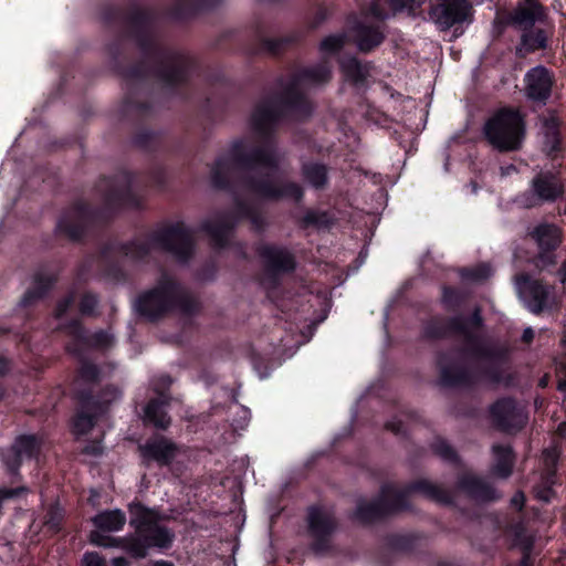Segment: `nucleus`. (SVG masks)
Masks as SVG:
<instances>
[{
  "label": "nucleus",
  "instance_id": "nucleus-1",
  "mask_svg": "<svg viewBox=\"0 0 566 566\" xmlns=\"http://www.w3.org/2000/svg\"><path fill=\"white\" fill-rule=\"evenodd\" d=\"M282 156L271 146L254 149L247 140H235L230 149L222 154L211 170V182L222 188L235 177L248 175L247 189L265 199L291 198L298 201L303 191L294 182H279L277 171Z\"/></svg>",
  "mask_w": 566,
  "mask_h": 566
},
{
  "label": "nucleus",
  "instance_id": "nucleus-2",
  "mask_svg": "<svg viewBox=\"0 0 566 566\" xmlns=\"http://www.w3.org/2000/svg\"><path fill=\"white\" fill-rule=\"evenodd\" d=\"M420 493L440 503L451 502V493L429 481H421L410 488L401 489L394 484L382 486L376 501L361 500L357 504L356 517L364 523L373 522L384 515L399 512L408 507V499Z\"/></svg>",
  "mask_w": 566,
  "mask_h": 566
},
{
  "label": "nucleus",
  "instance_id": "nucleus-3",
  "mask_svg": "<svg viewBox=\"0 0 566 566\" xmlns=\"http://www.w3.org/2000/svg\"><path fill=\"white\" fill-rule=\"evenodd\" d=\"M193 306L192 297L168 274H164L157 286L142 294L136 302L137 311L149 319H156L175 310L190 312Z\"/></svg>",
  "mask_w": 566,
  "mask_h": 566
},
{
  "label": "nucleus",
  "instance_id": "nucleus-4",
  "mask_svg": "<svg viewBox=\"0 0 566 566\" xmlns=\"http://www.w3.org/2000/svg\"><path fill=\"white\" fill-rule=\"evenodd\" d=\"M154 249L166 250L180 261H186L193 250L192 233L182 222H177L159 230L147 241H137L126 245L123 252L125 258L138 261Z\"/></svg>",
  "mask_w": 566,
  "mask_h": 566
},
{
  "label": "nucleus",
  "instance_id": "nucleus-5",
  "mask_svg": "<svg viewBox=\"0 0 566 566\" xmlns=\"http://www.w3.org/2000/svg\"><path fill=\"white\" fill-rule=\"evenodd\" d=\"M483 133L494 149L501 153L515 151L525 139V122L517 109L502 108L485 122Z\"/></svg>",
  "mask_w": 566,
  "mask_h": 566
},
{
  "label": "nucleus",
  "instance_id": "nucleus-6",
  "mask_svg": "<svg viewBox=\"0 0 566 566\" xmlns=\"http://www.w3.org/2000/svg\"><path fill=\"white\" fill-rule=\"evenodd\" d=\"M130 525L147 546L168 548L171 546L175 534L161 524L163 516L139 503L129 505Z\"/></svg>",
  "mask_w": 566,
  "mask_h": 566
},
{
  "label": "nucleus",
  "instance_id": "nucleus-7",
  "mask_svg": "<svg viewBox=\"0 0 566 566\" xmlns=\"http://www.w3.org/2000/svg\"><path fill=\"white\" fill-rule=\"evenodd\" d=\"M430 17L442 30H448L472 22L473 6L469 0H437L430 10Z\"/></svg>",
  "mask_w": 566,
  "mask_h": 566
},
{
  "label": "nucleus",
  "instance_id": "nucleus-8",
  "mask_svg": "<svg viewBox=\"0 0 566 566\" xmlns=\"http://www.w3.org/2000/svg\"><path fill=\"white\" fill-rule=\"evenodd\" d=\"M307 521L313 551L316 554L326 553L331 548V536L336 528L334 515L328 510L312 507Z\"/></svg>",
  "mask_w": 566,
  "mask_h": 566
},
{
  "label": "nucleus",
  "instance_id": "nucleus-9",
  "mask_svg": "<svg viewBox=\"0 0 566 566\" xmlns=\"http://www.w3.org/2000/svg\"><path fill=\"white\" fill-rule=\"evenodd\" d=\"M331 78V69L324 63L315 69L304 70L293 81L287 92L289 103L292 108L300 111L303 106H307V102L303 96V90L325 83Z\"/></svg>",
  "mask_w": 566,
  "mask_h": 566
},
{
  "label": "nucleus",
  "instance_id": "nucleus-10",
  "mask_svg": "<svg viewBox=\"0 0 566 566\" xmlns=\"http://www.w3.org/2000/svg\"><path fill=\"white\" fill-rule=\"evenodd\" d=\"M142 462L145 465L151 462L160 467L169 465L179 454L180 447L164 436H155L138 446Z\"/></svg>",
  "mask_w": 566,
  "mask_h": 566
},
{
  "label": "nucleus",
  "instance_id": "nucleus-11",
  "mask_svg": "<svg viewBox=\"0 0 566 566\" xmlns=\"http://www.w3.org/2000/svg\"><path fill=\"white\" fill-rule=\"evenodd\" d=\"M533 240L537 247L536 266L545 268L554 263V250L562 242V233L553 223H542L533 231Z\"/></svg>",
  "mask_w": 566,
  "mask_h": 566
},
{
  "label": "nucleus",
  "instance_id": "nucleus-12",
  "mask_svg": "<svg viewBox=\"0 0 566 566\" xmlns=\"http://www.w3.org/2000/svg\"><path fill=\"white\" fill-rule=\"evenodd\" d=\"M560 453L559 441L554 438L552 443L544 449L541 455V464L543 467L542 472V486L536 491L535 497L543 501L549 502L554 496L552 489L555 483L556 465Z\"/></svg>",
  "mask_w": 566,
  "mask_h": 566
},
{
  "label": "nucleus",
  "instance_id": "nucleus-13",
  "mask_svg": "<svg viewBox=\"0 0 566 566\" xmlns=\"http://www.w3.org/2000/svg\"><path fill=\"white\" fill-rule=\"evenodd\" d=\"M538 143L542 150L549 157L555 158L562 151L559 119L554 112L539 116Z\"/></svg>",
  "mask_w": 566,
  "mask_h": 566
},
{
  "label": "nucleus",
  "instance_id": "nucleus-14",
  "mask_svg": "<svg viewBox=\"0 0 566 566\" xmlns=\"http://www.w3.org/2000/svg\"><path fill=\"white\" fill-rule=\"evenodd\" d=\"M239 214H249L245 209L238 207L235 213L216 216L202 223V229L218 247H223L230 238L231 231L239 219Z\"/></svg>",
  "mask_w": 566,
  "mask_h": 566
},
{
  "label": "nucleus",
  "instance_id": "nucleus-15",
  "mask_svg": "<svg viewBox=\"0 0 566 566\" xmlns=\"http://www.w3.org/2000/svg\"><path fill=\"white\" fill-rule=\"evenodd\" d=\"M282 113L277 99L271 98L259 103L251 115V128L260 135L270 133Z\"/></svg>",
  "mask_w": 566,
  "mask_h": 566
},
{
  "label": "nucleus",
  "instance_id": "nucleus-16",
  "mask_svg": "<svg viewBox=\"0 0 566 566\" xmlns=\"http://www.w3.org/2000/svg\"><path fill=\"white\" fill-rule=\"evenodd\" d=\"M159 380L160 385L155 387V391L159 392V397L147 403L144 410V420L157 428L166 429L170 424V418L165 411L169 397L164 391H159V387L163 389L169 387L171 380L168 376H161Z\"/></svg>",
  "mask_w": 566,
  "mask_h": 566
},
{
  "label": "nucleus",
  "instance_id": "nucleus-17",
  "mask_svg": "<svg viewBox=\"0 0 566 566\" xmlns=\"http://www.w3.org/2000/svg\"><path fill=\"white\" fill-rule=\"evenodd\" d=\"M564 193V185L553 172H543L533 180V206L554 202Z\"/></svg>",
  "mask_w": 566,
  "mask_h": 566
},
{
  "label": "nucleus",
  "instance_id": "nucleus-18",
  "mask_svg": "<svg viewBox=\"0 0 566 566\" xmlns=\"http://www.w3.org/2000/svg\"><path fill=\"white\" fill-rule=\"evenodd\" d=\"M39 451V441L34 436H21L14 444L4 450L1 455L7 468L14 472L23 459L32 458Z\"/></svg>",
  "mask_w": 566,
  "mask_h": 566
},
{
  "label": "nucleus",
  "instance_id": "nucleus-19",
  "mask_svg": "<svg viewBox=\"0 0 566 566\" xmlns=\"http://www.w3.org/2000/svg\"><path fill=\"white\" fill-rule=\"evenodd\" d=\"M510 24L521 31V45L516 49L517 54L522 57L531 53L530 28H531V7L525 6L517 8L510 17Z\"/></svg>",
  "mask_w": 566,
  "mask_h": 566
},
{
  "label": "nucleus",
  "instance_id": "nucleus-20",
  "mask_svg": "<svg viewBox=\"0 0 566 566\" xmlns=\"http://www.w3.org/2000/svg\"><path fill=\"white\" fill-rule=\"evenodd\" d=\"M259 253L265 265L274 272L292 271L295 266L293 255L284 249L262 245Z\"/></svg>",
  "mask_w": 566,
  "mask_h": 566
},
{
  "label": "nucleus",
  "instance_id": "nucleus-21",
  "mask_svg": "<svg viewBox=\"0 0 566 566\" xmlns=\"http://www.w3.org/2000/svg\"><path fill=\"white\" fill-rule=\"evenodd\" d=\"M494 422L503 430L510 431L520 423L515 402L511 399L496 401L491 408Z\"/></svg>",
  "mask_w": 566,
  "mask_h": 566
},
{
  "label": "nucleus",
  "instance_id": "nucleus-22",
  "mask_svg": "<svg viewBox=\"0 0 566 566\" xmlns=\"http://www.w3.org/2000/svg\"><path fill=\"white\" fill-rule=\"evenodd\" d=\"M88 214L90 212L84 206L74 208L59 221L60 231L69 235L71 239H78L88 220Z\"/></svg>",
  "mask_w": 566,
  "mask_h": 566
},
{
  "label": "nucleus",
  "instance_id": "nucleus-23",
  "mask_svg": "<svg viewBox=\"0 0 566 566\" xmlns=\"http://www.w3.org/2000/svg\"><path fill=\"white\" fill-rule=\"evenodd\" d=\"M441 382L446 386H461L473 381L474 376L471 370L459 363H448L441 359Z\"/></svg>",
  "mask_w": 566,
  "mask_h": 566
},
{
  "label": "nucleus",
  "instance_id": "nucleus-24",
  "mask_svg": "<svg viewBox=\"0 0 566 566\" xmlns=\"http://www.w3.org/2000/svg\"><path fill=\"white\" fill-rule=\"evenodd\" d=\"M424 0H374L369 7V14L377 20H385L389 13L385 10V6H389L392 12L402 9H415L420 7Z\"/></svg>",
  "mask_w": 566,
  "mask_h": 566
},
{
  "label": "nucleus",
  "instance_id": "nucleus-25",
  "mask_svg": "<svg viewBox=\"0 0 566 566\" xmlns=\"http://www.w3.org/2000/svg\"><path fill=\"white\" fill-rule=\"evenodd\" d=\"M460 485L472 496L481 501H493L499 497L491 485L473 474H465L461 479Z\"/></svg>",
  "mask_w": 566,
  "mask_h": 566
},
{
  "label": "nucleus",
  "instance_id": "nucleus-26",
  "mask_svg": "<svg viewBox=\"0 0 566 566\" xmlns=\"http://www.w3.org/2000/svg\"><path fill=\"white\" fill-rule=\"evenodd\" d=\"M533 314L552 311L556 305L554 291L542 282H533Z\"/></svg>",
  "mask_w": 566,
  "mask_h": 566
},
{
  "label": "nucleus",
  "instance_id": "nucleus-27",
  "mask_svg": "<svg viewBox=\"0 0 566 566\" xmlns=\"http://www.w3.org/2000/svg\"><path fill=\"white\" fill-rule=\"evenodd\" d=\"M554 77L552 73L543 67H533V101H546L552 92Z\"/></svg>",
  "mask_w": 566,
  "mask_h": 566
},
{
  "label": "nucleus",
  "instance_id": "nucleus-28",
  "mask_svg": "<svg viewBox=\"0 0 566 566\" xmlns=\"http://www.w3.org/2000/svg\"><path fill=\"white\" fill-rule=\"evenodd\" d=\"M355 41L363 52H368L382 42L384 35L379 28L358 24L355 29Z\"/></svg>",
  "mask_w": 566,
  "mask_h": 566
},
{
  "label": "nucleus",
  "instance_id": "nucleus-29",
  "mask_svg": "<svg viewBox=\"0 0 566 566\" xmlns=\"http://www.w3.org/2000/svg\"><path fill=\"white\" fill-rule=\"evenodd\" d=\"M69 333L73 335L76 339L83 340L86 345L106 348L111 346L114 342V337L108 332H97L93 335L85 336L84 331L80 326L77 322L72 323L69 327Z\"/></svg>",
  "mask_w": 566,
  "mask_h": 566
},
{
  "label": "nucleus",
  "instance_id": "nucleus-30",
  "mask_svg": "<svg viewBox=\"0 0 566 566\" xmlns=\"http://www.w3.org/2000/svg\"><path fill=\"white\" fill-rule=\"evenodd\" d=\"M93 522L101 531L118 532L125 525L126 516L120 510L104 511L97 514Z\"/></svg>",
  "mask_w": 566,
  "mask_h": 566
},
{
  "label": "nucleus",
  "instance_id": "nucleus-31",
  "mask_svg": "<svg viewBox=\"0 0 566 566\" xmlns=\"http://www.w3.org/2000/svg\"><path fill=\"white\" fill-rule=\"evenodd\" d=\"M493 453L495 463L493 474L499 478H507L512 473L513 457L510 446H494Z\"/></svg>",
  "mask_w": 566,
  "mask_h": 566
},
{
  "label": "nucleus",
  "instance_id": "nucleus-32",
  "mask_svg": "<svg viewBox=\"0 0 566 566\" xmlns=\"http://www.w3.org/2000/svg\"><path fill=\"white\" fill-rule=\"evenodd\" d=\"M544 17L545 13L543 7L533 1V50L546 48V43L551 34V28L547 25H535V22H542Z\"/></svg>",
  "mask_w": 566,
  "mask_h": 566
},
{
  "label": "nucleus",
  "instance_id": "nucleus-33",
  "mask_svg": "<svg viewBox=\"0 0 566 566\" xmlns=\"http://www.w3.org/2000/svg\"><path fill=\"white\" fill-rule=\"evenodd\" d=\"M187 65L186 57L181 55L172 56L167 62L161 76L168 83H178L186 77Z\"/></svg>",
  "mask_w": 566,
  "mask_h": 566
},
{
  "label": "nucleus",
  "instance_id": "nucleus-34",
  "mask_svg": "<svg viewBox=\"0 0 566 566\" xmlns=\"http://www.w3.org/2000/svg\"><path fill=\"white\" fill-rule=\"evenodd\" d=\"M340 66L344 75L355 83L363 82L368 75L367 67L361 65L355 57L344 59L340 63Z\"/></svg>",
  "mask_w": 566,
  "mask_h": 566
},
{
  "label": "nucleus",
  "instance_id": "nucleus-35",
  "mask_svg": "<svg viewBox=\"0 0 566 566\" xmlns=\"http://www.w3.org/2000/svg\"><path fill=\"white\" fill-rule=\"evenodd\" d=\"M305 179L315 188H322L327 181L326 167L318 164H307L303 167Z\"/></svg>",
  "mask_w": 566,
  "mask_h": 566
},
{
  "label": "nucleus",
  "instance_id": "nucleus-36",
  "mask_svg": "<svg viewBox=\"0 0 566 566\" xmlns=\"http://www.w3.org/2000/svg\"><path fill=\"white\" fill-rule=\"evenodd\" d=\"M106 200L109 205L135 206L133 192L128 186L113 190Z\"/></svg>",
  "mask_w": 566,
  "mask_h": 566
},
{
  "label": "nucleus",
  "instance_id": "nucleus-37",
  "mask_svg": "<svg viewBox=\"0 0 566 566\" xmlns=\"http://www.w3.org/2000/svg\"><path fill=\"white\" fill-rule=\"evenodd\" d=\"M564 353L557 359V375H558V389L565 394L566 399V331L563 333L560 338Z\"/></svg>",
  "mask_w": 566,
  "mask_h": 566
},
{
  "label": "nucleus",
  "instance_id": "nucleus-38",
  "mask_svg": "<svg viewBox=\"0 0 566 566\" xmlns=\"http://www.w3.org/2000/svg\"><path fill=\"white\" fill-rule=\"evenodd\" d=\"M94 426L92 416L78 413L73 420V433L82 436L87 433Z\"/></svg>",
  "mask_w": 566,
  "mask_h": 566
},
{
  "label": "nucleus",
  "instance_id": "nucleus-39",
  "mask_svg": "<svg viewBox=\"0 0 566 566\" xmlns=\"http://www.w3.org/2000/svg\"><path fill=\"white\" fill-rule=\"evenodd\" d=\"M125 549L134 557L136 558H144L147 555V549L150 546H147V544L138 538H130L126 541Z\"/></svg>",
  "mask_w": 566,
  "mask_h": 566
},
{
  "label": "nucleus",
  "instance_id": "nucleus-40",
  "mask_svg": "<svg viewBox=\"0 0 566 566\" xmlns=\"http://www.w3.org/2000/svg\"><path fill=\"white\" fill-rule=\"evenodd\" d=\"M433 451L440 458L446 461L453 462L457 460V454L454 450L442 439H437L432 444Z\"/></svg>",
  "mask_w": 566,
  "mask_h": 566
},
{
  "label": "nucleus",
  "instance_id": "nucleus-41",
  "mask_svg": "<svg viewBox=\"0 0 566 566\" xmlns=\"http://www.w3.org/2000/svg\"><path fill=\"white\" fill-rule=\"evenodd\" d=\"M345 43V36L342 34L329 35L321 43V50L326 53H333L339 50Z\"/></svg>",
  "mask_w": 566,
  "mask_h": 566
},
{
  "label": "nucleus",
  "instance_id": "nucleus-42",
  "mask_svg": "<svg viewBox=\"0 0 566 566\" xmlns=\"http://www.w3.org/2000/svg\"><path fill=\"white\" fill-rule=\"evenodd\" d=\"M514 532V544L523 546V559L522 566H526V558L528 557V541L527 537L523 534L525 528L521 525H516L513 528Z\"/></svg>",
  "mask_w": 566,
  "mask_h": 566
},
{
  "label": "nucleus",
  "instance_id": "nucleus-43",
  "mask_svg": "<svg viewBox=\"0 0 566 566\" xmlns=\"http://www.w3.org/2000/svg\"><path fill=\"white\" fill-rule=\"evenodd\" d=\"M97 306V297L93 294L86 293L83 295L80 310L84 315H91L94 313L95 307Z\"/></svg>",
  "mask_w": 566,
  "mask_h": 566
},
{
  "label": "nucleus",
  "instance_id": "nucleus-44",
  "mask_svg": "<svg viewBox=\"0 0 566 566\" xmlns=\"http://www.w3.org/2000/svg\"><path fill=\"white\" fill-rule=\"evenodd\" d=\"M90 539L93 544L104 547L115 546L118 544L117 539L109 536H105L101 534L98 531L92 532L90 535Z\"/></svg>",
  "mask_w": 566,
  "mask_h": 566
},
{
  "label": "nucleus",
  "instance_id": "nucleus-45",
  "mask_svg": "<svg viewBox=\"0 0 566 566\" xmlns=\"http://www.w3.org/2000/svg\"><path fill=\"white\" fill-rule=\"evenodd\" d=\"M122 396V391L116 387L106 388L101 397V405H109L111 402L119 399Z\"/></svg>",
  "mask_w": 566,
  "mask_h": 566
},
{
  "label": "nucleus",
  "instance_id": "nucleus-46",
  "mask_svg": "<svg viewBox=\"0 0 566 566\" xmlns=\"http://www.w3.org/2000/svg\"><path fill=\"white\" fill-rule=\"evenodd\" d=\"M49 517L45 521V524L51 528L56 530L62 520V513L59 507L52 506L49 511Z\"/></svg>",
  "mask_w": 566,
  "mask_h": 566
},
{
  "label": "nucleus",
  "instance_id": "nucleus-47",
  "mask_svg": "<svg viewBox=\"0 0 566 566\" xmlns=\"http://www.w3.org/2000/svg\"><path fill=\"white\" fill-rule=\"evenodd\" d=\"M83 566H105L103 558L96 553H86L82 560Z\"/></svg>",
  "mask_w": 566,
  "mask_h": 566
},
{
  "label": "nucleus",
  "instance_id": "nucleus-48",
  "mask_svg": "<svg viewBox=\"0 0 566 566\" xmlns=\"http://www.w3.org/2000/svg\"><path fill=\"white\" fill-rule=\"evenodd\" d=\"M81 377L85 380H94L97 377V368L93 364L85 363L81 368Z\"/></svg>",
  "mask_w": 566,
  "mask_h": 566
},
{
  "label": "nucleus",
  "instance_id": "nucleus-49",
  "mask_svg": "<svg viewBox=\"0 0 566 566\" xmlns=\"http://www.w3.org/2000/svg\"><path fill=\"white\" fill-rule=\"evenodd\" d=\"M73 302H74V297L72 295L67 296L62 302H60L57 304L56 312H55L56 317H61Z\"/></svg>",
  "mask_w": 566,
  "mask_h": 566
},
{
  "label": "nucleus",
  "instance_id": "nucleus-50",
  "mask_svg": "<svg viewBox=\"0 0 566 566\" xmlns=\"http://www.w3.org/2000/svg\"><path fill=\"white\" fill-rule=\"evenodd\" d=\"M525 503V495L522 492H517L514 494V496L511 500V505L516 507L517 510H521Z\"/></svg>",
  "mask_w": 566,
  "mask_h": 566
},
{
  "label": "nucleus",
  "instance_id": "nucleus-51",
  "mask_svg": "<svg viewBox=\"0 0 566 566\" xmlns=\"http://www.w3.org/2000/svg\"><path fill=\"white\" fill-rule=\"evenodd\" d=\"M556 436H557V439H562V438L566 437V421H563L558 424V427L556 429Z\"/></svg>",
  "mask_w": 566,
  "mask_h": 566
},
{
  "label": "nucleus",
  "instance_id": "nucleus-52",
  "mask_svg": "<svg viewBox=\"0 0 566 566\" xmlns=\"http://www.w3.org/2000/svg\"><path fill=\"white\" fill-rule=\"evenodd\" d=\"M526 283H527V279H526V276H521V277H518V279L516 280V289H517V291H518V293H520V294H522L523 289H524V286L526 285Z\"/></svg>",
  "mask_w": 566,
  "mask_h": 566
},
{
  "label": "nucleus",
  "instance_id": "nucleus-53",
  "mask_svg": "<svg viewBox=\"0 0 566 566\" xmlns=\"http://www.w3.org/2000/svg\"><path fill=\"white\" fill-rule=\"evenodd\" d=\"M455 295V292L451 289L443 290V300L446 302H451L452 297Z\"/></svg>",
  "mask_w": 566,
  "mask_h": 566
},
{
  "label": "nucleus",
  "instance_id": "nucleus-54",
  "mask_svg": "<svg viewBox=\"0 0 566 566\" xmlns=\"http://www.w3.org/2000/svg\"><path fill=\"white\" fill-rule=\"evenodd\" d=\"M387 428L395 433H399L401 430V424L400 422H389L387 423Z\"/></svg>",
  "mask_w": 566,
  "mask_h": 566
},
{
  "label": "nucleus",
  "instance_id": "nucleus-55",
  "mask_svg": "<svg viewBox=\"0 0 566 566\" xmlns=\"http://www.w3.org/2000/svg\"><path fill=\"white\" fill-rule=\"evenodd\" d=\"M113 566H128V562L124 557H116L112 560Z\"/></svg>",
  "mask_w": 566,
  "mask_h": 566
},
{
  "label": "nucleus",
  "instance_id": "nucleus-56",
  "mask_svg": "<svg viewBox=\"0 0 566 566\" xmlns=\"http://www.w3.org/2000/svg\"><path fill=\"white\" fill-rule=\"evenodd\" d=\"M480 271H482V273H475L474 274V279H484L489 275V272H490V269L488 266H482L480 269Z\"/></svg>",
  "mask_w": 566,
  "mask_h": 566
},
{
  "label": "nucleus",
  "instance_id": "nucleus-57",
  "mask_svg": "<svg viewBox=\"0 0 566 566\" xmlns=\"http://www.w3.org/2000/svg\"><path fill=\"white\" fill-rule=\"evenodd\" d=\"M8 370V363L0 357V375H3Z\"/></svg>",
  "mask_w": 566,
  "mask_h": 566
},
{
  "label": "nucleus",
  "instance_id": "nucleus-58",
  "mask_svg": "<svg viewBox=\"0 0 566 566\" xmlns=\"http://www.w3.org/2000/svg\"><path fill=\"white\" fill-rule=\"evenodd\" d=\"M548 380H549V377L548 375H544L539 380H538V386L542 387V388H545L548 384Z\"/></svg>",
  "mask_w": 566,
  "mask_h": 566
},
{
  "label": "nucleus",
  "instance_id": "nucleus-59",
  "mask_svg": "<svg viewBox=\"0 0 566 566\" xmlns=\"http://www.w3.org/2000/svg\"><path fill=\"white\" fill-rule=\"evenodd\" d=\"M151 566H174V564L170 562H166V560H158V562L154 563Z\"/></svg>",
  "mask_w": 566,
  "mask_h": 566
},
{
  "label": "nucleus",
  "instance_id": "nucleus-60",
  "mask_svg": "<svg viewBox=\"0 0 566 566\" xmlns=\"http://www.w3.org/2000/svg\"><path fill=\"white\" fill-rule=\"evenodd\" d=\"M523 338L525 340H528L531 338V328L530 327L524 331Z\"/></svg>",
  "mask_w": 566,
  "mask_h": 566
},
{
  "label": "nucleus",
  "instance_id": "nucleus-61",
  "mask_svg": "<svg viewBox=\"0 0 566 566\" xmlns=\"http://www.w3.org/2000/svg\"><path fill=\"white\" fill-rule=\"evenodd\" d=\"M533 405H534L536 408H541V407H542V405H543V401H538V399H535V400L533 401Z\"/></svg>",
  "mask_w": 566,
  "mask_h": 566
},
{
  "label": "nucleus",
  "instance_id": "nucleus-62",
  "mask_svg": "<svg viewBox=\"0 0 566 566\" xmlns=\"http://www.w3.org/2000/svg\"><path fill=\"white\" fill-rule=\"evenodd\" d=\"M42 282V277L40 275L35 276V283L40 286Z\"/></svg>",
  "mask_w": 566,
  "mask_h": 566
},
{
  "label": "nucleus",
  "instance_id": "nucleus-63",
  "mask_svg": "<svg viewBox=\"0 0 566 566\" xmlns=\"http://www.w3.org/2000/svg\"><path fill=\"white\" fill-rule=\"evenodd\" d=\"M53 281H54L53 277H49L48 281H46L45 287H49L53 283Z\"/></svg>",
  "mask_w": 566,
  "mask_h": 566
},
{
  "label": "nucleus",
  "instance_id": "nucleus-64",
  "mask_svg": "<svg viewBox=\"0 0 566 566\" xmlns=\"http://www.w3.org/2000/svg\"><path fill=\"white\" fill-rule=\"evenodd\" d=\"M528 77H531V71L525 73V78H528Z\"/></svg>",
  "mask_w": 566,
  "mask_h": 566
}]
</instances>
